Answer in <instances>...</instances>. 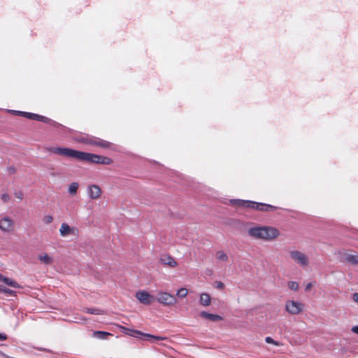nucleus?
<instances>
[{
	"label": "nucleus",
	"instance_id": "f257e3e1",
	"mask_svg": "<svg viewBox=\"0 0 358 358\" xmlns=\"http://www.w3.org/2000/svg\"><path fill=\"white\" fill-rule=\"evenodd\" d=\"M48 150L50 152L71 159H76L83 162H87L98 164L109 165L112 164L111 159L99 155L78 151L71 148L51 147Z\"/></svg>",
	"mask_w": 358,
	"mask_h": 358
},
{
	"label": "nucleus",
	"instance_id": "f03ea898",
	"mask_svg": "<svg viewBox=\"0 0 358 358\" xmlns=\"http://www.w3.org/2000/svg\"><path fill=\"white\" fill-rule=\"evenodd\" d=\"M248 235L255 240L271 242L280 236V232L274 227L255 224L248 228Z\"/></svg>",
	"mask_w": 358,
	"mask_h": 358
},
{
	"label": "nucleus",
	"instance_id": "7ed1b4c3",
	"mask_svg": "<svg viewBox=\"0 0 358 358\" xmlns=\"http://www.w3.org/2000/svg\"><path fill=\"white\" fill-rule=\"evenodd\" d=\"M229 203L234 206H245L252 209H256L260 211H268L275 209V206L263 203H257L248 200L231 199Z\"/></svg>",
	"mask_w": 358,
	"mask_h": 358
},
{
	"label": "nucleus",
	"instance_id": "20e7f679",
	"mask_svg": "<svg viewBox=\"0 0 358 358\" xmlns=\"http://www.w3.org/2000/svg\"><path fill=\"white\" fill-rule=\"evenodd\" d=\"M289 257L294 263L301 268H308L310 265V259L303 252L298 250H292L289 252Z\"/></svg>",
	"mask_w": 358,
	"mask_h": 358
},
{
	"label": "nucleus",
	"instance_id": "39448f33",
	"mask_svg": "<svg viewBox=\"0 0 358 358\" xmlns=\"http://www.w3.org/2000/svg\"><path fill=\"white\" fill-rule=\"evenodd\" d=\"M155 300L160 304L166 306H172L177 303V299L175 296L162 291L157 293Z\"/></svg>",
	"mask_w": 358,
	"mask_h": 358
},
{
	"label": "nucleus",
	"instance_id": "423d86ee",
	"mask_svg": "<svg viewBox=\"0 0 358 358\" xmlns=\"http://www.w3.org/2000/svg\"><path fill=\"white\" fill-rule=\"evenodd\" d=\"M285 308L290 315H298L303 310L304 304L298 301L287 300L285 302Z\"/></svg>",
	"mask_w": 358,
	"mask_h": 358
},
{
	"label": "nucleus",
	"instance_id": "0eeeda50",
	"mask_svg": "<svg viewBox=\"0 0 358 358\" xmlns=\"http://www.w3.org/2000/svg\"><path fill=\"white\" fill-rule=\"evenodd\" d=\"M59 235L62 238L69 236L78 237L79 236V230L76 227H71L66 222L62 223L59 229Z\"/></svg>",
	"mask_w": 358,
	"mask_h": 358
},
{
	"label": "nucleus",
	"instance_id": "6e6552de",
	"mask_svg": "<svg viewBox=\"0 0 358 358\" xmlns=\"http://www.w3.org/2000/svg\"><path fill=\"white\" fill-rule=\"evenodd\" d=\"M135 296L141 303L147 306L152 303L155 299L152 295L145 290H140L136 292Z\"/></svg>",
	"mask_w": 358,
	"mask_h": 358
},
{
	"label": "nucleus",
	"instance_id": "1a4fd4ad",
	"mask_svg": "<svg viewBox=\"0 0 358 358\" xmlns=\"http://www.w3.org/2000/svg\"><path fill=\"white\" fill-rule=\"evenodd\" d=\"M15 229L14 220L8 216L0 219V229L6 233H11Z\"/></svg>",
	"mask_w": 358,
	"mask_h": 358
},
{
	"label": "nucleus",
	"instance_id": "9d476101",
	"mask_svg": "<svg viewBox=\"0 0 358 358\" xmlns=\"http://www.w3.org/2000/svg\"><path fill=\"white\" fill-rule=\"evenodd\" d=\"M88 196L91 199H98L102 193V191L99 186L97 185H90L87 189Z\"/></svg>",
	"mask_w": 358,
	"mask_h": 358
},
{
	"label": "nucleus",
	"instance_id": "9b49d317",
	"mask_svg": "<svg viewBox=\"0 0 358 358\" xmlns=\"http://www.w3.org/2000/svg\"><path fill=\"white\" fill-rule=\"evenodd\" d=\"M342 259L343 261L350 263L352 265H358V253L351 254L344 252L342 255Z\"/></svg>",
	"mask_w": 358,
	"mask_h": 358
},
{
	"label": "nucleus",
	"instance_id": "f8f14e48",
	"mask_svg": "<svg viewBox=\"0 0 358 358\" xmlns=\"http://www.w3.org/2000/svg\"><path fill=\"white\" fill-rule=\"evenodd\" d=\"M39 262L45 265H51L54 262V258L46 252H41L38 255Z\"/></svg>",
	"mask_w": 358,
	"mask_h": 358
},
{
	"label": "nucleus",
	"instance_id": "ddd939ff",
	"mask_svg": "<svg viewBox=\"0 0 358 358\" xmlns=\"http://www.w3.org/2000/svg\"><path fill=\"white\" fill-rule=\"evenodd\" d=\"M199 303L203 306H208L211 304V297L209 294L203 292L199 295Z\"/></svg>",
	"mask_w": 358,
	"mask_h": 358
},
{
	"label": "nucleus",
	"instance_id": "4468645a",
	"mask_svg": "<svg viewBox=\"0 0 358 358\" xmlns=\"http://www.w3.org/2000/svg\"><path fill=\"white\" fill-rule=\"evenodd\" d=\"M24 117L28 119L38 120L43 122H49L50 121V119L46 117L31 113L26 112V113H24Z\"/></svg>",
	"mask_w": 358,
	"mask_h": 358
},
{
	"label": "nucleus",
	"instance_id": "2eb2a0df",
	"mask_svg": "<svg viewBox=\"0 0 358 358\" xmlns=\"http://www.w3.org/2000/svg\"><path fill=\"white\" fill-rule=\"evenodd\" d=\"M200 315H201V317H202L205 319H208V320L213 321V322H217V321H220L222 320L221 316L216 315V314L209 313L206 311L201 312Z\"/></svg>",
	"mask_w": 358,
	"mask_h": 358
},
{
	"label": "nucleus",
	"instance_id": "dca6fc26",
	"mask_svg": "<svg viewBox=\"0 0 358 358\" xmlns=\"http://www.w3.org/2000/svg\"><path fill=\"white\" fill-rule=\"evenodd\" d=\"M90 143L92 145H97L103 148H108L110 145L109 142L99 138H94L91 140Z\"/></svg>",
	"mask_w": 358,
	"mask_h": 358
},
{
	"label": "nucleus",
	"instance_id": "f3484780",
	"mask_svg": "<svg viewBox=\"0 0 358 358\" xmlns=\"http://www.w3.org/2000/svg\"><path fill=\"white\" fill-rule=\"evenodd\" d=\"M0 282L12 287L19 288L20 286L13 280L8 278L0 274Z\"/></svg>",
	"mask_w": 358,
	"mask_h": 358
},
{
	"label": "nucleus",
	"instance_id": "a211bd4d",
	"mask_svg": "<svg viewBox=\"0 0 358 358\" xmlns=\"http://www.w3.org/2000/svg\"><path fill=\"white\" fill-rule=\"evenodd\" d=\"M161 262H162V264L168 265L171 267H175L177 265V262H176V260L170 256L163 257L162 258H161Z\"/></svg>",
	"mask_w": 358,
	"mask_h": 358
},
{
	"label": "nucleus",
	"instance_id": "6ab92c4d",
	"mask_svg": "<svg viewBox=\"0 0 358 358\" xmlns=\"http://www.w3.org/2000/svg\"><path fill=\"white\" fill-rule=\"evenodd\" d=\"M79 188V184L77 182H73L69 185L68 192L71 195H75Z\"/></svg>",
	"mask_w": 358,
	"mask_h": 358
},
{
	"label": "nucleus",
	"instance_id": "aec40b11",
	"mask_svg": "<svg viewBox=\"0 0 358 358\" xmlns=\"http://www.w3.org/2000/svg\"><path fill=\"white\" fill-rule=\"evenodd\" d=\"M124 331V332L127 334V335H129V336H134V337H137L138 335H143V334L139 331H136V330H132V329H127V328H124L123 327L122 328Z\"/></svg>",
	"mask_w": 358,
	"mask_h": 358
},
{
	"label": "nucleus",
	"instance_id": "412c9836",
	"mask_svg": "<svg viewBox=\"0 0 358 358\" xmlns=\"http://www.w3.org/2000/svg\"><path fill=\"white\" fill-rule=\"evenodd\" d=\"M216 258L222 262H227L228 260V255L223 251H218L216 253Z\"/></svg>",
	"mask_w": 358,
	"mask_h": 358
},
{
	"label": "nucleus",
	"instance_id": "4be33fe9",
	"mask_svg": "<svg viewBox=\"0 0 358 358\" xmlns=\"http://www.w3.org/2000/svg\"><path fill=\"white\" fill-rule=\"evenodd\" d=\"M187 294L188 290L185 287L180 288L176 292V296L179 298H185Z\"/></svg>",
	"mask_w": 358,
	"mask_h": 358
},
{
	"label": "nucleus",
	"instance_id": "5701e85b",
	"mask_svg": "<svg viewBox=\"0 0 358 358\" xmlns=\"http://www.w3.org/2000/svg\"><path fill=\"white\" fill-rule=\"evenodd\" d=\"M84 311L87 313L92 314V315H100L103 314V311L97 309V308H85L84 309Z\"/></svg>",
	"mask_w": 358,
	"mask_h": 358
},
{
	"label": "nucleus",
	"instance_id": "b1692460",
	"mask_svg": "<svg viewBox=\"0 0 358 358\" xmlns=\"http://www.w3.org/2000/svg\"><path fill=\"white\" fill-rule=\"evenodd\" d=\"M108 335L109 334L105 331H98L94 332V336L99 339H105Z\"/></svg>",
	"mask_w": 358,
	"mask_h": 358
},
{
	"label": "nucleus",
	"instance_id": "393cba45",
	"mask_svg": "<svg viewBox=\"0 0 358 358\" xmlns=\"http://www.w3.org/2000/svg\"><path fill=\"white\" fill-rule=\"evenodd\" d=\"M288 287L294 292H296L299 289V283L296 281H289L288 282Z\"/></svg>",
	"mask_w": 358,
	"mask_h": 358
},
{
	"label": "nucleus",
	"instance_id": "a878e982",
	"mask_svg": "<svg viewBox=\"0 0 358 358\" xmlns=\"http://www.w3.org/2000/svg\"><path fill=\"white\" fill-rule=\"evenodd\" d=\"M53 220H54L53 216L51 215H45L42 218L43 222L46 224L52 223L53 222Z\"/></svg>",
	"mask_w": 358,
	"mask_h": 358
},
{
	"label": "nucleus",
	"instance_id": "bb28decb",
	"mask_svg": "<svg viewBox=\"0 0 358 358\" xmlns=\"http://www.w3.org/2000/svg\"><path fill=\"white\" fill-rule=\"evenodd\" d=\"M143 336L145 337H148V338L155 339L156 341H164V340L166 339L165 337L153 336V335L148 334H143Z\"/></svg>",
	"mask_w": 358,
	"mask_h": 358
},
{
	"label": "nucleus",
	"instance_id": "cd10ccee",
	"mask_svg": "<svg viewBox=\"0 0 358 358\" xmlns=\"http://www.w3.org/2000/svg\"><path fill=\"white\" fill-rule=\"evenodd\" d=\"M265 341L267 343H271V344H273L276 346H279L280 345V343L275 341H274L272 338L268 336L265 338Z\"/></svg>",
	"mask_w": 358,
	"mask_h": 358
},
{
	"label": "nucleus",
	"instance_id": "c85d7f7f",
	"mask_svg": "<svg viewBox=\"0 0 358 358\" xmlns=\"http://www.w3.org/2000/svg\"><path fill=\"white\" fill-rule=\"evenodd\" d=\"M1 199L3 203H8L10 201V196L7 193H3L1 196Z\"/></svg>",
	"mask_w": 358,
	"mask_h": 358
},
{
	"label": "nucleus",
	"instance_id": "c756f323",
	"mask_svg": "<svg viewBox=\"0 0 358 358\" xmlns=\"http://www.w3.org/2000/svg\"><path fill=\"white\" fill-rule=\"evenodd\" d=\"M14 195L20 201H21L24 199V194L21 191L15 192Z\"/></svg>",
	"mask_w": 358,
	"mask_h": 358
},
{
	"label": "nucleus",
	"instance_id": "7c9ffc66",
	"mask_svg": "<svg viewBox=\"0 0 358 358\" xmlns=\"http://www.w3.org/2000/svg\"><path fill=\"white\" fill-rule=\"evenodd\" d=\"M214 286L219 289H222L224 287V285L221 281L215 282Z\"/></svg>",
	"mask_w": 358,
	"mask_h": 358
},
{
	"label": "nucleus",
	"instance_id": "2f4dec72",
	"mask_svg": "<svg viewBox=\"0 0 358 358\" xmlns=\"http://www.w3.org/2000/svg\"><path fill=\"white\" fill-rule=\"evenodd\" d=\"M8 112H9L12 114H15V115H21V116H24V113H26V112L19 111V110H8Z\"/></svg>",
	"mask_w": 358,
	"mask_h": 358
},
{
	"label": "nucleus",
	"instance_id": "473e14b6",
	"mask_svg": "<svg viewBox=\"0 0 358 358\" xmlns=\"http://www.w3.org/2000/svg\"><path fill=\"white\" fill-rule=\"evenodd\" d=\"M2 292L9 295H13L14 294V292L13 290L6 288L5 287H3Z\"/></svg>",
	"mask_w": 358,
	"mask_h": 358
},
{
	"label": "nucleus",
	"instance_id": "72a5a7b5",
	"mask_svg": "<svg viewBox=\"0 0 358 358\" xmlns=\"http://www.w3.org/2000/svg\"><path fill=\"white\" fill-rule=\"evenodd\" d=\"M352 297L353 301L358 303V292L354 293Z\"/></svg>",
	"mask_w": 358,
	"mask_h": 358
},
{
	"label": "nucleus",
	"instance_id": "f704fd0d",
	"mask_svg": "<svg viewBox=\"0 0 358 358\" xmlns=\"http://www.w3.org/2000/svg\"><path fill=\"white\" fill-rule=\"evenodd\" d=\"M313 282H308L306 285V288H305V290L306 291H309L311 287H313Z\"/></svg>",
	"mask_w": 358,
	"mask_h": 358
},
{
	"label": "nucleus",
	"instance_id": "c9c22d12",
	"mask_svg": "<svg viewBox=\"0 0 358 358\" xmlns=\"http://www.w3.org/2000/svg\"><path fill=\"white\" fill-rule=\"evenodd\" d=\"M351 331L353 333L358 334V325L352 327V329H351Z\"/></svg>",
	"mask_w": 358,
	"mask_h": 358
},
{
	"label": "nucleus",
	"instance_id": "e433bc0d",
	"mask_svg": "<svg viewBox=\"0 0 358 358\" xmlns=\"http://www.w3.org/2000/svg\"><path fill=\"white\" fill-rule=\"evenodd\" d=\"M6 338V334H0V341H5Z\"/></svg>",
	"mask_w": 358,
	"mask_h": 358
},
{
	"label": "nucleus",
	"instance_id": "4c0bfd02",
	"mask_svg": "<svg viewBox=\"0 0 358 358\" xmlns=\"http://www.w3.org/2000/svg\"><path fill=\"white\" fill-rule=\"evenodd\" d=\"M15 169H14V168L10 167V168L9 169V172H10V173H13L15 172Z\"/></svg>",
	"mask_w": 358,
	"mask_h": 358
},
{
	"label": "nucleus",
	"instance_id": "58836bf2",
	"mask_svg": "<svg viewBox=\"0 0 358 358\" xmlns=\"http://www.w3.org/2000/svg\"><path fill=\"white\" fill-rule=\"evenodd\" d=\"M3 286L0 285V292H2Z\"/></svg>",
	"mask_w": 358,
	"mask_h": 358
}]
</instances>
